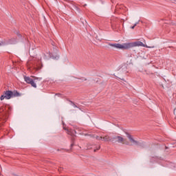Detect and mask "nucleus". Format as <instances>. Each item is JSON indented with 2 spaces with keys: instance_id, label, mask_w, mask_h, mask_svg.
<instances>
[{
  "instance_id": "obj_1",
  "label": "nucleus",
  "mask_w": 176,
  "mask_h": 176,
  "mask_svg": "<svg viewBox=\"0 0 176 176\" xmlns=\"http://www.w3.org/2000/svg\"><path fill=\"white\" fill-rule=\"evenodd\" d=\"M9 111H12V107L9 105L1 107L0 109V124L5 123L8 119Z\"/></svg>"
},
{
  "instance_id": "obj_2",
  "label": "nucleus",
  "mask_w": 176,
  "mask_h": 176,
  "mask_svg": "<svg viewBox=\"0 0 176 176\" xmlns=\"http://www.w3.org/2000/svg\"><path fill=\"white\" fill-rule=\"evenodd\" d=\"M21 94L19 93L17 91H6L4 94L1 96L0 100L2 101L3 100H10V98H13V97H20Z\"/></svg>"
},
{
  "instance_id": "obj_3",
  "label": "nucleus",
  "mask_w": 176,
  "mask_h": 176,
  "mask_svg": "<svg viewBox=\"0 0 176 176\" xmlns=\"http://www.w3.org/2000/svg\"><path fill=\"white\" fill-rule=\"evenodd\" d=\"M142 46V47H150L148 45L144 44L141 41H136L133 43H126V49H131V47H137Z\"/></svg>"
},
{
  "instance_id": "obj_4",
  "label": "nucleus",
  "mask_w": 176,
  "mask_h": 176,
  "mask_svg": "<svg viewBox=\"0 0 176 176\" xmlns=\"http://www.w3.org/2000/svg\"><path fill=\"white\" fill-rule=\"evenodd\" d=\"M126 137H127V138H129L130 144H131L129 145H131V146L136 145V146H140L141 143H140V142L135 140V139H134L133 135H130V133H126Z\"/></svg>"
},
{
  "instance_id": "obj_5",
  "label": "nucleus",
  "mask_w": 176,
  "mask_h": 176,
  "mask_svg": "<svg viewBox=\"0 0 176 176\" xmlns=\"http://www.w3.org/2000/svg\"><path fill=\"white\" fill-rule=\"evenodd\" d=\"M109 46H111V47H114V49H122V50L127 49L126 43H123V44L109 43Z\"/></svg>"
},
{
  "instance_id": "obj_6",
  "label": "nucleus",
  "mask_w": 176,
  "mask_h": 176,
  "mask_svg": "<svg viewBox=\"0 0 176 176\" xmlns=\"http://www.w3.org/2000/svg\"><path fill=\"white\" fill-rule=\"evenodd\" d=\"M24 80L26 83L31 85L32 87L36 89V83H35V82H36V78L32 79L31 77L24 76Z\"/></svg>"
},
{
  "instance_id": "obj_7",
  "label": "nucleus",
  "mask_w": 176,
  "mask_h": 176,
  "mask_svg": "<svg viewBox=\"0 0 176 176\" xmlns=\"http://www.w3.org/2000/svg\"><path fill=\"white\" fill-rule=\"evenodd\" d=\"M13 43H16V38L11 39H4L0 41V46H5V45H13Z\"/></svg>"
},
{
  "instance_id": "obj_8",
  "label": "nucleus",
  "mask_w": 176,
  "mask_h": 176,
  "mask_svg": "<svg viewBox=\"0 0 176 176\" xmlns=\"http://www.w3.org/2000/svg\"><path fill=\"white\" fill-rule=\"evenodd\" d=\"M113 140H118V142L120 144H124L125 145H130V143L127 142L126 139L122 138V136H116Z\"/></svg>"
},
{
  "instance_id": "obj_9",
  "label": "nucleus",
  "mask_w": 176,
  "mask_h": 176,
  "mask_svg": "<svg viewBox=\"0 0 176 176\" xmlns=\"http://www.w3.org/2000/svg\"><path fill=\"white\" fill-rule=\"evenodd\" d=\"M104 139V141H111V139L109 138V136L106 135L104 137L102 138Z\"/></svg>"
},
{
  "instance_id": "obj_10",
  "label": "nucleus",
  "mask_w": 176,
  "mask_h": 176,
  "mask_svg": "<svg viewBox=\"0 0 176 176\" xmlns=\"http://www.w3.org/2000/svg\"><path fill=\"white\" fill-rule=\"evenodd\" d=\"M138 24H139V22H136V23L134 24L133 26L131 27V28L132 30H134V28H135V27H137V25H138Z\"/></svg>"
},
{
  "instance_id": "obj_11",
  "label": "nucleus",
  "mask_w": 176,
  "mask_h": 176,
  "mask_svg": "<svg viewBox=\"0 0 176 176\" xmlns=\"http://www.w3.org/2000/svg\"><path fill=\"white\" fill-rule=\"evenodd\" d=\"M96 140H102V136H100V137L96 136Z\"/></svg>"
},
{
  "instance_id": "obj_12",
  "label": "nucleus",
  "mask_w": 176,
  "mask_h": 176,
  "mask_svg": "<svg viewBox=\"0 0 176 176\" xmlns=\"http://www.w3.org/2000/svg\"><path fill=\"white\" fill-rule=\"evenodd\" d=\"M94 82H96V83H98V82H99V80H100V78H96L94 79Z\"/></svg>"
},
{
  "instance_id": "obj_13",
  "label": "nucleus",
  "mask_w": 176,
  "mask_h": 176,
  "mask_svg": "<svg viewBox=\"0 0 176 176\" xmlns=\"http://www.w3.org/2000/svg\"><path fill=\"white\" fill-rule=\"evenodd\" d=\"M72 102V105H73V107H74V108H78V106H76V104H75V103H74V102Z\"/></svg>"
},
{
  "instance_id": "obj_14",
  "label": "nucleus",
  "mask_w": 176,
  "mask_h": 176,
  "mask_svg": "<svg viewBox=\"0 0 176 176\" xmlns=\"http://www.w3.org/2000/svg\"><path fill=\"white\" fill-rule=\"evenodd\" d=\"M175 119H176V108L174 109Z\"/></svg>"
},
{
  "instance_id": "obj_15",
  "label": "nucleus",
  "mask_w": 176,
  "mask_h": 176,
  "mask_svg": "<svg viewBox=\"0 0 176 176\" xmlns=\"http://www.w3.org/2000/svg\"><path fill=\"white\" fill-rule=\"evenodd\" d=\"M100 146L98 148H96V149H94V152H97V151H98L99 149H100Z\"/></svg>"
},
{
  "instance_id": "obj_16",
  "label": "nucleus",
  "mask_w": 176,
  "mask_h": 176,
  "mask_svg": "<svg viewBox=\"0 0 176 176\" xmlns=\"http://www.w3.org/2000/svg\"><path fill=\"white\" fill-rule=\"evenodd\" d=\"M17 36H19V38H21V34H19V33L17 34Z\"/></svg>"
},
{
  "instance_id": "obj_17",
  "label": "nucleus",
  "mask_w": 176,
  "mask_h": 176,
  "mask_svg": "<svg viewBox=\"0 0 176 176\" xmlns=\"http://www.w3.org/2000/svg\"><path fill=\"white\" fill-rule=\"evenodd\" d=\"M71 146H74V144H71Z\"/></svg>"
},
{
  "instance_id": "obj_18",
  "label": "nucleus",
  "mask_w": 176,
  "mask_h": 176,
  "mask_svg": "<svg viewBox=\"0 0 176 176\" xmlns=\"http://www.w3.org/2000/svg\"><path fill=\"white\" fill-rule=\"evenodd\" d=\"M63 129H64L65 130H67V129H65V127H63Z\"/></svg>"
},
{
  "instance_id": "obj_19",
  "label": "nucleus",
  "mask_w": 176,
  "mask_h": 176,
  "mask_svg": "<svg viewBox=\"0 0 176 176\" xmlns=\"http://www.w3.org/2000/svg\"><path fill=\"white\" fill-rule=\"evenodd\" d=\"M146 74H147V75H149V74H148V73H146Z\"/></svg>"
}]
</instances>
